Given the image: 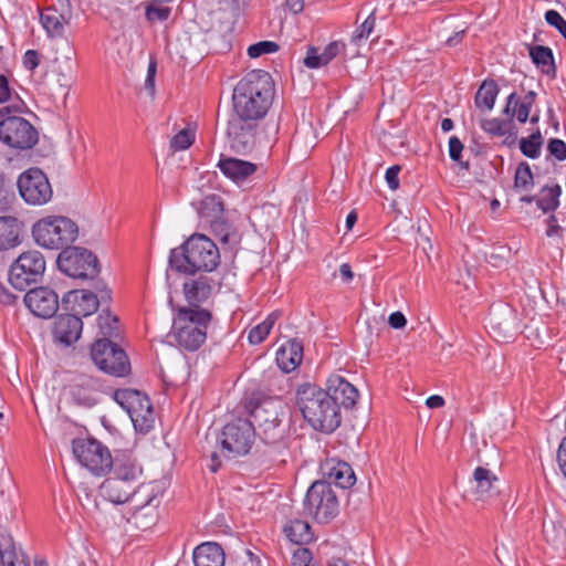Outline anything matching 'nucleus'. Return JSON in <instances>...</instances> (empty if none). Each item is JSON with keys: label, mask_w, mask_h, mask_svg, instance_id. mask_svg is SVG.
<instances>
[{"label": "nucleus", "mask_w": 566, "mask_h": 566, "mask_svg": "<svg viewBox=\"0 0 566 566\" xmlns=\"http://www.w3.org/2000/svg\"><path fill=\"white\" fill-rule=\"evenodd\" d=\"M283 532L291 543L297 545H306L314 538L311 525L298 518L287 521Z\"/></svg>", "instance_id": "nucleus-32"}, {"label": "nucleus", "mask_w": 566, "mask_h": 566, "mask_svg": "<svg viewBox=\"0 0 566 566\" xmlns=\"http://www.w3.org/2000/svg\"><path fill=\"white\" fill-rule=\"evenodd\" d=\"M534 186V177L530 165L521 161L514 176V188L516 191H530Z\"/></svg>", "instance_id": "nucleus-41"}, {"label": "nucleus", "mask_w": 566, "mask_h": 566, "mask_svg": "<svg viewBox=\"0 0 566 566\" xmlns=\"http://www.w3.org/2000/svg\"><path fill=\"white\" fill-rule=\"evenodd\" d=\"M557 461L563 474L566 476V437L559 443L557 450Z\"/></svg>", "instance_id": "nucleus-64"}, {"label": "nucleus", "mask_w": 566, "mask_h": 566, "mask_svg": "<svg viewBox=\"0 0 566 566\" xmlns=\"http://www.w3.org/2000/svg\"><path fill=\"white\" fill-rule=\"evenodd\" d=\"M109 471L111 475L99 488L102 495L115 504L128 502L142 476V467L130 459L116 458Z\"/></svg>", "instance_id": "nucleus-6"}, {"label": "nucleus", "mask_w": 566, "mask_h": 566, "mask_svg": "<svg viewBox=\"0 0 566 566\" xmlns=\"http://www.w3.org/2000/svg\"><path fill=\"white\" fill-rule=\"evenodd\" d=\"M543 146V138L539 130L531 134L528 137H523L520 140L521 153L531 158H538Z\"/></svg>", "instance_id": "nucleus-42"}, {"label": "nucleus", "mask_w": 566, "mask_h": 566, "mask_svg": "<svg viewBox=\"0 0 566 566\" xmlns=\"http://www.w3.org/2000/svg\"><path fill=\"white\" fill-rule=\"evenodd\" d=\"M504 312L506 314L504 322H497L495 315H490L489 322L492 328H499L500 331L503 329L504 332L509 329L511 318H513V312L510 308H504Z\"/></svg>", "instance_id": "nucleus-59"}, {"label": "nucleus", "mask_w": 566, "mask_h": 566, "mask_svg": "<svg viewBox=\"0 0 566 566\" xmlns=\"http://www.w3.org/2000/svg\"><path fill=\"white\" fill-rule=\"evenodd\" d=\"M497 94L496 83L494 81H484L475 94L476 106H494Z\"/></svg>", "instance_id": "nucleus-44"}, {"label": "nucleus", "mask_w": 566, "mask_h": 566, "mask_svg": "<svg viewBox=\"0 0 566 566\" xmlns=\"http://www.w3.org/2000/svg\"><path fill=\"white\" fill-rule=\"evenodd\" d=\"M323 480L321 482H328V485L335 484L340 489H348L356 482V476L352 467L344 461L327 459L321 465Z\"/></svg>", "instance_id": "nucleus-22"}, {"label": "nucleus", "mask_w": 566, "mask_h": 566, "mask_svg": "<svg viewBox=\"0 0 566 566\" xmlns=\"http://www.w3.org/2000/svg\"><path fill=\"white\" fill-rule=\"evenodd\" d=\"M295 403L304 420L317 431L331 433L340 426L338 407L329 394L316 385H301L295 394Z\"/></svg>", "instance_id": "nucleus-2"}, {"label": "nucleus", "mask_w": 566, "mask_h": 566, "mask_svg": "<svg viewBox=\"0 0 566 566\" xmlns=\"http://www.w3.org/2000/svg\"><path fill=\"white\" fill-rule=\"evenodd\" d=\"M279 49V44L274 41H260L248 48V55L251 59H256L264 54L275 53Z\"/></svg>", "instance_id": "nucleus-47"}, {"label": "nucleus", "mask_w": 566, "mask_h": 566, "mask_svg": "<svg viewBox=\"0 0 566 566\" xmlns=\"http://www.w3.org/2000/svg\"><path fill=\"white\" fill-rule=\"evenodd\" d=\"M168 263L171 270L186 275L212 272L220 263V252L210 238L195 233L170 250Z\"/></svg>", "instance_id": "nucleus-1"}, {"label": "nucleus", "mask_w": 566, "mask_h": 566, "mask_svg": "<svg viewBox=\"0 0 566 566\" xmlns=\"http://www.w3.org/2000/svg\"><path fill=\"white\" fill-rule=\"evenodd\" d=\"M342 48H344V44L338 41L328 43L321 52L323 63L327 65L333 59H335L338 55Z\"/></svg>", "instance_id": "nucleus-54"}, {"label": "nucleus", "mask_w": 566, "mask_h": 566, "mask_svg": "<svg viewBox=\"0 0 566 566\" xmlns=\"http://www.w3.org/2000/svg\"><path fill=\"white\" fill-rule=\"evenodd\" d=\"M545 20L549 25L556 28L558 32L563 35V38L566 40V20L562 17L559 12H557L556 10L546 11Z\"/></svg>", "instance_id": "nucleus-51"}, {"label": "nucleus", "mask_w": 566, "mask_h": 566, "mask_svg": "<svg viewBox=\"0 0 566 566\" xmlns=\"http://www.w3.org/2000/svg\"><path fill=\"white\" fill-rule=\"evenodd\" d=\"M266 114L268 108L230 109L227 135L232 150L242 155L252 150L255 144V129Z\"/></svg>", "instance_id": "nucleus-5"}, {"label": "nucleus", "mask_w": 566, "mask_h": 566, "mask_svg": "<svg viewBox=\"0 0 566 566\" xmlns=\"http://www.w3.org/2000/svg\"><path fill=\"white\" fill-rule=\"evenodd\" d=\"M11 98L8 78L3 74H0V104L10 102Z\"/></svg>", "instance_id": "nucleus-61"}, {"label": "nucleus", "mask_w": 566, "mask_h": 566, "mask_svg": "<svg viewBox=\"0 0 566 566\" xmlns=\"http://www.w3.org/2000/svg\"><path fill=\"white\" fill-rule=\"evenodd\" d=\"M212 279L207 275L186 281L182 290L189 303L187 307L200 306L201 303L206 302L212 293Z\"/></svg>", "instance_id": "nucleus-24"}, {"label": "nucleus", "mask_w": 566, "mask_h": 566, "mask_svg": "<svg viewBox=\"0 0 566 566\" xmlns=\"http://www.w3.org/2000/svg\"><path fill=\"white\" fill-rule=\"evenodd\" d=\"M167 127L170 128V130H184V128L198 130V118L192 115H186L184 112L179 111L168 116Z\"/></svg>", "instance_id": "nucleus-43"}, {"label": "nucleus", "mask_w": 566, "mask_h": 566, "mask_svg": "<svg viewBox=\"0 0 566 566\" xmlns=\"http://www.w3.org/2000/svg\"><path fill=\"white\" fill-rule=\"evenodd\" d=\"M564 229L557 223V218L552 214L547 219V229H546V235L548 238H557L558 240H562L563 238Z\"/></svg>", "instance_id": "nucleus-56"}, {"label": "nucleus", "mask_w": 566, "mask_h": 566, "mask_svg": "<svg viewBox=\"0 0 566 566\" xmlns=\"http://www.w3.org/2000/svg\"><path fill=\"white\" fill-rule=\"evenodd\" d=\"M174 136L171 137L169 142V147L172 149L174 153L176 151H182L188 148H190L195 140H196V134L197 130H191L188 128V130H171Z\"/></svg>", "instance_id": "nucleus-45"}, {"label": "nucleus", "mask_w": 566, "mask_h": 566, "mask_svg": "<svg viewBox=\"0 0 566 566\" xmlns=\"http://www.w3.org/2000/svg\"><path fill=\"white\" fill-rule=\"evenodd\" d=\"M547 151L558 161L566 160V143L559 138H551L547 142Z\"/></svg>", "instance_id": "nucleus-49"}, {"label": "nucleus", "mask_w": 566, "mask_h": 566, "mask_svg": "<svg viewBox=\"0 0 566 566\" xmlns=\"http://www.w3.org/2000/svg\"><path fill=\"white\" fill-rule=\"evenodd\" d=\"M211 319L212 314L206 308L179 306L174 310L171 336L180 348L195 352L206 342Z\"/></svg>", "instance_id": "nucleus-4"}, {"label": "nucleus", "mask_w": 566, "mask_h": 566, "mask_svg": "<svg viewBox=\"0 0 566 566\" xmlns=\"http://www.w3.org/2000/svg\"><path fill=\"white\" fill-rule=\"evenodd\" d=\"M40 22L49 38H63L65 27L70 23V17H66L53 7H49L40 12Z\"/></svg>", "instance_id": "nucleus-27"}, {"label": "nucleus", "mask_w": 566, "mask_h": 566, "mask_svg": "<svg viewBox=\"0 0 566 566\" xmlns=\"http://www.w3.org/2000/svg\"><path fill=\"white\" fill-rule=\"evenodd\" d=\"M324 390L329 394V397L338 407V412H340V407L345 409L353 408L359 396L356 387L339 375L329 376Z\"/></svg>", "instance_id": "nucleus-21"}, {"label": "nucleus", "mask_w": 566, "mask_h": 566, "mask_svg": "<svg viewBox=\"0 0 566 566\" xmlns=\"http://www.w3.org/2000/svg\"><path fill=\"white\" fill-rule=\"evenodd\" d=\"M170 15V9L168 7H155L147 4L145 7V17L148 22L154 23L157 21H166Z\"/></svg>", "instance_id": "nucleus-48"}, {"label": "nucleus", "mask_w": 566, "mask_h": 566, "mask_svg": "<svg viewBox=\"0 0 566 566\" xmlns=\"http://www.w3.org/2000/svg\"><path fill=\"white\" fill-rule=\"evenodd\" d=\"M221 172L233 181H243L252 176L258 167L255 164L237 158H221L218 163Z\"/></svg>", "instance_id": "nucleus-29"}, {"label": "nucleus", "mask_w": 566, "mask_h": 566, "mask_svg": "<svg viewBox=\"0 0 566 566\" xmlns=\"http://www.w3.org/2000/svg\"><path fill=\"white\" fill-rule=\"evenodd\" d=\"M244 408L253 419L256 436L268 446L283 443L289 431V410L280 399L249 400Z\"/></svg>", "instance_id": "nucleus-3"}, {"label": "nucleus", "mask_w": 566, "mask_h": 566, "mask_svg": "<svg viewBox=\"0 0 566 566\" xmlns=\"http://www.w3.org/2000/svg\"><path fill=\"white\" fill-rule=\"evenodd\" d=\"M530 56L533 63L545 74L549 75L555 72V63L553 51L548 46L533 45L530 46Z\"/></svg>", "instance_id": "nucleus-36"}, {"label": "nucleus", "mask_w": 566, "mask_h": 566, "mask_svg": "<svg viewBox=\"0 0 566 566\" xmlns=\"http://www.w3.org/2000/svg\"><path fill=\"white\" fill-rule=\"evenodd\" d=\"M195 566H223L224 553L217 543H202L193 549Z\"/></svg>", "instance_id": "nucleus-31"}, {"label": "nucleus", "mask_w": 566, "mask_h": 566, "mask_svg": "<svg viewBox=\"0 0 566 566\" xmlns=\"http://www.w3.org/2000/svg\"><path fill=\"white\" fill-rule=\"evenodd\" d=\"M98 334L101 338H109L116 342L122 336V326L117 315L113 314L111 310L103 308L97 316Z\"/></svg>", "instance_id": "nucleus-33"}, {"label": "nucleus", "mask_w": 566, "mask_h": 566, "mask_svg": "<svg viewBox=\"0 0 566 566\" xmlns=\"http://www.w3.org/2000/svg\"><path fill=\"white\" fill-rule=\"evenodd\" d=\"M562 188L559 185L545 186L542 188L539 197L536 199L537 207L543 212H551L557 209Z\"/></svg>", "instance_id": "nucleus-37"}, {"label": "nucleus", "mask_w": 566, "mask_h": 566, "mask_svg": "<svg viewBox=\"0 0 566 566\" xmlns=\"http://www.w3.org/2000/svg\"><path fill=\"white\" fill-rule=\"evenodd\" d=\"M92 290H72L62 297V307L81 317L94 314L101 304L112 301V292L102 280L92 282Z\"/></svg>", "instance_id": "nucleus-10"}, {"label": "nucleus", "mask_w": 566, "mask_h": 566, "mask_svg": "<svg viewBox=\"0 0 566 566\" xmlns=\"http://www.w3.org/2000/svg\"><path fill=\"white\" fill-rule=\"evenodd\" d=\"M22 199L33 206L49 202L53 190L46 175L39 168H30L22 172L17 181Z\"/></svg>", "instance_id": "nucleus-18"}, {"label": "nucleus", "mask_w": 566, "mask_h": 566, "mask_svg": "<svg viewBox=\"0 0 566 566\" xmlns=\"http://www.w3.org/2000/svg\"><path fill=\"white\" fill-rule=\"evenodd\" d=\"M23 302L29 311L38 317L50 318L59 310V296L48 286H40L28 291Z\"/></svg>", "instance_id": "nucleus-19"}, {"label": "nucleus", "mask_w": 566, "mask_h": 566, "mask_svg": "<svg viewBox=\"0 0 566 566\" xmlns=\"http://www.w3.org/2000/svg\"><path fill=\"white\" fill-rule=\"evenodd\" d=\"M20 224L14 217H0V251L14 248L20 243Z\"/></svg>", "instance_id": "nucleus-34"}, {"label": "nucleus", "mask_w": 566, "mask_h": 566, "mask_svg": "<svg viewBox=\"0 0 566 566\" xmlns=\"http://www.w3.org/2000/svg\"><path fill=\"white\" fill-rule=\"evenodd\" d=\"M7 177L0 171V211H4L9 207L8 191L6 189Z\"/></svg>", "instance_id": "nucleus-60"}, {"label": "nucleus", "mask_w": 566, "mask_h": 566, "mask_svg": "<svg viewBox=\"0 0 566 566\" xmlns=\"http://www.w3.org/2000/svg\"><path fill=\"white\" fill-rule=\"evenodd\" d=\"M83 329V322L80 316L72 312L60 314L55 317L52 335L55 343L70 346L75 343Z\"/></svg>", "instance_id": "nucleus-20"}, {"label": "nucleus", "mask_w": 566, "mask_h": 566, "mask_svg": "<svg viewBox=\"0 0 566 566\" xmlns=\"http://www.w3.org/2000/svg\"><path fill=\"white\" fill-rule=\"evenodd\" d=\"M322 59L323 57L321 56L318 50L314 46H311L306 52V56L304 57L303 63L308 69H318L321 66L326 65L325 63H323Z\"/></svg>", "instance_id": "nucleus-52"}, {"label": "nucleus", "mask_w": 566, "mask_h": 566, "mask_svg": "<svg viewBox=\"0 0 566 566\" xmlns=\"http://www.w3.org/2000/svg\"><path fill=\"white\" fill-rule=\"evenodd\" d=\"M312 553L308 548L300 547L297 548L292 557L293 566H311L312 563Z\"/></svg>", "instance_id": "nucleus-53"}, {"label": "nucleus", "mask_w": 566, "mask_h": 566, "mask_svg": "<svg viewBox=\"0 0 566 566\" xmlns=\"http://www.w3.org/2000/svg\"><path fill=\"white\" fill-rule=\"evenodd\" d=\"M277 318L276 313L270 314L262 323L255 325L249 331L248 339L250 344L258 345L261 344L266 336L270 334V331L275 324Z\"/></svg>", "instance_id": "nucleus-40"}, {"label": "nucleus", "mask_w": 566, "mask_h": 566, "mask_svg": "<svg viewBox=\"0 0 566 566\" xmlns=\"http://www.w3.org/2000/svg\"><path fill=\"white\" fill-rule=\"evenodd\" d=\"M475 482L474 494L478 500L485 501L499 493V479L489 469L478 467L473 472Z\"/></svg>", "instance_id": "nucleus-28"}, {"label": "nucleus", "mask_w": 566, "mask_h": 566, "mask_svg": "<svg viewBox=\"0 0 566 566\" xmlns=\"http://www.w3.org/2000/svg\"><path fill=\"white\" fill-rule=\"evenodd\" d=\"M45 264V259L40 251L29 250L21 253L10 265V284L19 291H24L31 284L42 280Z\"/></svg>", "instance_id": "nucleus-13"}, {"label": "nucleus", "mask_w": 566, "mask_h": 566, "mask_svg": "<svg viewBox=\"0 0 566 566\" xmlns=\"http://www.w3.org/2000/svg\"><path fill=\"white\" fill-rule=\"evenodd\" d=\"M462 150H463V144L462 142L457 137L452 136L449 139V156L454 161H460L462 157Z\"/></svg>", "instance_id": "nucleus-57"}, {"label": "nucleus", "mask_w": 566, "mask_h": 566, "mask_svg": "<svg viewBox=\"0 0 566 566\" xmlns=\"http://www.w3.org/2000/svg\"><path fill=\"white\" fill-rule=\"evenodd\" d=\"M158 488L155 483H137L128 502L133 504V518L137 527L148 528L154 524L155 510L159 504Z\"/></svg>", "instance_id": "nucleus-16"}, {"label": "nucleus", "mask_w": 566, "mask_h": 566, "mask_svg": "<svg viewBox=\"0 0 566 566\" xmlns=\"http://www.w3.org/2000/svg\"><path fill=\"white\" fill-rule=\"evenodd\" d=\"M0 140L11 148L25 150L39 140L38 132L20 116H7L0 122Z\"/></svg>", "instance_id": "nucleus-17"}, {"label": "nucleus", "mask_w": 566, "mask_h": 566, "mask_svg": "<svg viewBox=\"0 0 566 566\" xmlns=\"http://www.w3.org/2000/svg\"><path fill=\"white\" fill-rule=\"evenodd\" d=\"M22 63L28 71H34L40 64V56L38 51L28 50L23 55Z\"/></svg>", "instance_id": "nucleus-58"}, {"label": "nucleus", "mask_w": 566, "mask_h": 566, "mask_svg": "<svg viewBox=\"0 0 566 566\" xmlns=\"http://www.w3.org/2000/svg\"><path fill=\"white\" fill-rule=\"evenodd\" d=\"M256 437L254 423L248 418L238 417L224 424L220 436L222 450L235 455L250 452Z\"/></svg>", "instance_id": "nucleus-14"}, {"label": "nucleus", "mask_w": 566, "mask_h": 566, "mask_svg": "<svg viewBox=\"0 0 566 566\" xmlns=\"http://www.w3.org/2000/svg\"><path fill=\"white\" fill-rule=\"evenodd\" d=\"M388 323H389L390 327H392L395 329H400L406 326L407 319L401 312H395V313L390 314V316L388 318Z\"/></svg>", "instance_id": "nucleus-62"}, {"label": "nucleus", "mask_w": 566, "mask_h": 566, "mask_svg": "<svg viewBox=\"0 0 566 566\" xmlns=\"http://www.w3.org/2000/svg\"><path fill=\"white\" fill-rule=\"evenodd\" d=\"M91 358L96 367L113 377H126L132 371L126 352L109 338H97L91 345Z\"/></svg>", "instance_id": "nucleus-9"}, {"label": "nucleus", "mask_w": 566, "mask_h": 566, "mask_svg": "<svg viewBox=\"0 0 566 566\" xmlns=\"http://www.w3.org/2000/svg\"><path fill=\"white\" fill-rule=\"evenodd\" d=\"M515 108H503L502 116L497 118H482L480 127L490 136L502 137L512 135L514 126Z\"/></svg>", "instance_id": "nucleus-25"}, {"label": "nucleus", "mask_w": 566, "mask_h": 566, "mask_svg": "<svg viewBox=\"0 0 566 566\" xmlns=\"http://www.w3.org/2000/svg\"><path fill=\"white\" fill-rule=\"evenodd\" d=\"M77 234V224L70 218L62 216L42 218L32 227L34 241L45 249L69 248L76 240Z\"/></svg>", "instance_id": "nucleus-7"}, {"label": "nucleus", "mask_w": 566, "mask_h": 566, "mask_svg": "<svg viewBox=\"0 0 566 566\" xmlns=\"http://www.w3.org/2000/svg\"><path fill=\"white\" fill-rule=\"evenodd\" d=\"M98 388V380L92 376L80 375L70 385L69 394L74 403L83 407H93L96 403L94 392Z\"/></svg>", "instance_id": "nucleus-23"}, {"label": "nucleus", "mask_w": 566, "mask_h": 566, "mask_svg": "<svg viewBox=\"0 0 566 566\" xmlns=\"http://www.w3.org/2000/svg\"><path fill=\"white\" fill-rule=\"evenodd\" d=\"M401 167L399 165H394L386 170L385 179L388 187L391 190H397L399 188V172Z\"/></svg>", "instance_id": "nucleus-55"}, {"label": "nucleus", "mask_w": 566, "mask_h": 566, "mask_svg": "<svg viewBox=\"0 0 566 566\" xmlns=\"http://www.w3.org/2000/svg\"><path fill=\"white\" fill-rule=\"evenodd\" d=\"M303 359V345L297 339L287 340L276 352V364L284 373L297 368Z\"/></svg>", "instance_id": "nucleus-26"}, {"label": "nucleus", "mask_w": 566, "mask_h": 566, "mask_svg": "<svg viewBox=\"0 0 566 566\" xmlns=\"http://www.w3.org/2000/svg\"><path fill=\"white\" fill-rule=\"evenodd\" d=\"M133 424L135 430L143 434L148 433L154 428L155 412L150 399L145 403V406L138 409V413L135 415Z\"/></svg>", "instance_id": "nucleus-38"}, {"label": "nucleus", "mask_w": 566, "mask_h": 566, "mask_svg": "<svg viewBox=\"0 0 566 566\" xmlns=\"http://www.w3.org/2000/svg\"><path fill=\"white\" fill-rule=\"evenodd\" d=\"M72 449L77 461L96 475L108 472L114 462L108 448L95 439L73 440Z\"/></svg>", "instance_id": "nucleus-15"}, {"label": "nucleus", "mask_w": 566, "mask_h": 566, "mask_svg": "<svg viewBox=\"0 0 566 566\" xmlns=\"http://www.w3.org/2000/svg\"><path fill=\"white\" fill-rule=\"evenodd\" d=\"M17 301V295H14L8 287L0 282V303L3 305H12Z\"/></svg>", "instance_id": "nucleus-63"}, {"label": "nucleus", "mask_w": 566, "mask_h": 566, "mask_svg": "<svg viewBox=\"0 0 566 566\" xmlns=\"http://www.w3.org/2000/svg\"><path fill=\"white\" fill-rule=\"evenodd\" d=\"M113 398L128 413L132 421L138 413V409L149 400L146 394L130 388L116 389Z\"/></svg>", "instance_id": "nucleus-30"}, {"label": "nucleus", "mask_w": 566, "mask_h": 566, "mask_svg": "<svg viewBox=\"0 0 566 566\" xmlns=\"http://www.w3.org/2000/svg\"><path fill=\"white\" fill-rule=\"evenodd\" d=\"M2 543H0V563L2 566H18V554L13 538L2 536Z\"/></svg>", "instance_id": "nucleus-46"}, {"label": "nucleus", "mask_w": 566, "mask_h": 566, "mask_svg": "<svg viewBox=\"0 0 566 566\" xmlns=\"http://www.w3.org/2000/svg\"><path fill=\"white\" fill-rule=\"evenodd\" d=\"M275 87L271 75L259 71L248 74L233 88V106H271Z\"/></svg>", "instance_id": "nucleus-8"}, {"label": "nucleus", "mask_w": 566, "mask_h": 566, "mask_svg": "<svg viewBox=\"0 0 566 566\" xmlns=\"http://www.w3.org/2000/svg\"><path fill=\"white\" fill-rule=\"evenodd\" d=\"M57 268L70 277L94 282L99 274L97 256L85 248L69 247L57 256Z\"/></svg>", "instance_id": "nucleus-11"}, {"label": "nucleus", "mask_w": 566, "mask_h": 566, "mask_svg": "<svg viewBox=\"0 0 566 566\" xmlns=\"http://www.w3.org/2000/svg\"><path fill=\"white\" fill-rule=\"evenodd\" d=\"M376 24L374 14L367 17V19L360 24V27L353 34V42L358 43L361 40L367 39L373 32Z\"/></svg>", "instance_id": "nucleus-50"}, {"label": "nucleus", "mask_w": 566, "mask_h": 566, "mask_svg": "<svg viewBox=\"0 0 566 566\" xmlns=\"http://www.w3.org/2000/svg\"><path fill=\"white\" fill-rule=\"evenodd\" d=\"M210 227L216 238L223 244H237L239 235L235 228L223 217L211 219Z\"/></svg>", "instance_id": "nucleus-35"}, {"label": "nucleus", "mask_w": 566, "mask_h": 566, "mask_svg": "<svg viewBox=\"0 0 566 566\" xmlns=\"http://www.w3.org/2000/svg\"><path fill=\"white\" fill-rule=\"evenodd\" d=\"M338 500L328 482L315 481L306 492L304 510L318 523H328L338 514Z\"/></svg>", "instance_id": "nucleus-12"}, {"label": "nucleus", "mask_w": 566, "mask_h": 566, "mask_svg": "<svg viewBox=\"0 0 566 566\" xmlns=\"http://www.w3.org/2000/svg\"><path fill=\"white\" fill-rule=\"evenodd\" d=\"M198 212L208 221L221 217L223 212V202L221 197L218 195H209L205 197L199 203Z\"/></svg>", "instance_id": "nucleus-39"}]
</instances>
